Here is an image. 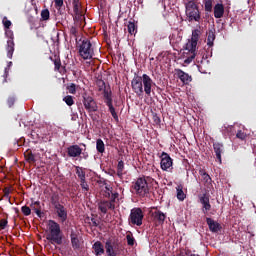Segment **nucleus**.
Masks as SVG:
<instances>
[{
  "instance_id": "1",
  "label": "nucleus",
  "mask_w": 256,
  "mask_h": 256,
  "mask_svg": "<svg viewBox=\"0 0 256 256\" xmlns=\"http://www.w3.org/2000/svg\"><path fill=\"white\" fill-rule=\"evenodd\" d=\"M199 33L201 31L199 30H194L192 32V37L184 46V55L186 56V59L184 60V63L186 65H189L190 63L193 62V59L197 57V43L199 42Z\"/></svg>"
},
{
  "instance_id": "2",
  "label": "nucleus",
  "mask_w": 256,
  "mask_h": 256,
  "mask_svg": "<svg viewBox=\"0 0 256 256\" xmlns=\"http://www.w3.org/2000/svg\"><path fill=\"white\" fill-rule=\"evenodd\" d=\"M49 233L46 235L47 241L51 245H63V232L61 231V225L55 220L48 221Z\"/></svg>"
},
{
  "instance_id": "3",
  "label": "nucleus",
  "mask_w": 256,
  "mask_h": 256,
  "mask_svg": "<svg viewBox=\"0 0 256 256\" xmlns=\"http://www.w3.org/2000/svg\"><path fill=\"white\" fill-rule=\"evenodd\" d=\"M96 85L99 91H103L104 102L107 105L113 119L116 121V123H119V115H117V112L115 111V107L113 106V96L111 91L107 90L105 81H103L102 79H99L96 81Z\"/></svg>"
},
{
  "instance_id": "4",
  "label": "nucleus",
  "mask_w": 256,
  "mask_h": 256,
  "mask_svg": "<svg viewBox=\"0 0 256 256\" xmlns=\"http://www.w3.org/2000/svg\"><path fill=\"white\" fill-rule=\"evenodd\" d=\"M185 9L189 21H195L196 23L201 21V11H199L197 0H189L185 3Z\"/></svg>"
},
{
  "instance_id": "5",
  "label": "nucleus",
  "mask_w": 256,
  "mask_h": 256,
  "mask_svg": "<svg viewBox=\"0 0 256 256\" xmlns=\"http://www.w3.org/2000/svg\"><path fill=\"white\" fill-rule=\"evenodd\" d=\"M93 45L89 39H84L79 46V55L87 61V59H93Z\"/></svg>"
},
{
  "instance_id": "6",
  "label": "nucleus",
  "mask_w": 256,
  "mask_h": 256,
  "mask_svg": "<svg viewBox=\"0 0 256 256\" xmlns=\"http://www.w3.org/2000/svg\"><path fill=\"white\" fill-rule=\"evenodd\" d=\"M133 189L136 195H139V197H145L146 195H149V184L147 183V180L143 177L136 180L133 185Z\"/></svg>"
},
{
  "instance_id": "7",
  "label": "nucleus",
  "mask_w": 256,
  "mask_h": 256,
  "mask_svg": "<svg viewBox=\"0 0 256 256\" xmlns=\"http://www.w3.org/2000/svg\"><path fill=\"white\" fill-rule=\"evenodd\" d=\"M144 217L145 214L141 208H133L130 211L128 221L131 223V225H137V227H141L143 225Z\"/></svg>"
},
{
  "instance_id": "8",
  "label": "nucleus",
  "mask_w": 256,
  "mask_h": 256,
  "mask_svg": "<svg viewBox=\"0 0 256 256\" xmlns=\"http://www.w3.org/2000/svg\"><path fill=\"white\" fill-rule=\"evenodd\" d=\"M105 250L108 256H118L121 251V243L118 239H108L105 242Z\"/></svg>"
},
{
  "instance_id": "9",
  "label": "nucleus",
  "mask_w": 256,
  "mask_h": 256,
  "mask_svg": "<svg viewBox=\"0 0 256 256\" xmlns=\"http://www.w3.org/2000/svg\"><path fill=\"white\" fill-rule=\"evenodd\" d=\"M67 155L68 157H80V159H84L85 161H87V159H89V152L87 151H83V149L77 145H71L67 148Z\"/></svg>"
},
{
  "instance_id": "10",
  "label": "nucleus",
  "mask_w": 256,
  "mask_h": 256,
  "mask_svg": "<svg viewBox=\"0 0 256 256\" xmlns=\"http://www.w3.org/2000/svg\"><path fill=\"white\" fill-rule=\"evenodd\" d=\"M5 35L8 38L7 44H6V52L8 59H13V53H15V35L13 34L11 29L5 30Z\"/></svg>"
},
{
  "instance_id": "11",
  "label": "nucleus",
  "mask_w": 256,
  "mask_h": 256,
  "mask_svg": "<svg viewBox=\"0 0 256 256\" xmlns=\"http://www.w3.org/2000/svg\"><path fill=\"white\" fill-rule=\"evenodd\" d=\"M155 85V82H153V79L147 74L142 75V87H143V93L147 95L148 97H151V93L153 91V86Z\"/></svg>"
},
{
  "instance_id": "12",
  "label": "nucleus",
  "mask_w": 256,
  "mask_h": 256,
  "mask_svg": "<svg viewBox=\"0 0 256 256\" xmlns=\"http://www.w3.org/2000/svg\"><path fill=\"white\" fill-rule=\"evenodd\" d=\"M83 105L88 113H95L99 109V107L97 106V102H95V99L87 94L83 95Z\"/></svg>"
},
{
  "instance_id": "13",
  "label": "nucleus",
  "mask_w": 256,
  "mask_h": 256,
  "mask_svg": "<svg viewBox=\"0 0 256 256\" xmlns=\"http://www.w3.org/2000/svg\"><path fill=\"white\" fill-rule=\"evenodd\" d=\"M131 87L137 97H143V76H135L131 81Z\"/></svg>"
},
{
  "instance_id": "14",
  "label": "nucleus",
  "mask_w": 256,
  "mask_h": 256,
  "mask_svg": "<svg viewBox=\"0 0 256 256\" xmlns=\"http://www.w3.org/2000/svg\"><path fill=\"white\" fill-rule=\"evenodd\" d=\"M161 162H160V167L162 171H169L171 167H173V159L167 152H162L161 154Z\"/></svg>"
},
{
  "instance_id": "15",
  "label": "nucleus",
  "mask_w": 256,
  "mask_h": 256,
  "mask_svg": "<svg viewBox=\"0 0 256 256\" xmlns=\"http://www.w3.org/2000/svg\"><path fill=\"white\" fill-rule=\"evenodd\" d=\"M199 203L202 205V212L204 215H207L209 211H211V202L209 199V195L206 193L199 196Z\"/></svg>"
},
{
  "instance_id": "16",
  "label": "nucleus",
  "mask_w": 256,
  "mask_h": 256,
  "mask_svg": "<svg viewBox=\"0 0 256 256\" xmlns=\"http://www.w3.org/2000/svg\"><path fill=\"white\" fill-rule=\"evenodd\" d=\"M175 73L184 85H189L193 81V77L181 69H175Z\"/></svg>"
},
{
  "instance_id": "17",
  "label": "nucleus",
  "mask_w": 256,
  "mask_h": 256,
  "mask_svg": "<svg viewBox=\"0 0 256 256\" xmlns=\"http://www.w3.org/2000/svg\"><path fill=\"white\" fill-rule=\"evenodd\" d=\"M98 210L103 213V215H107V212L110 211H115V205H112L110 202L107 200H101L98 203Z\"/></svg>"
},
{
  "instance_id": "18",
  "label": "nucleus",
  "mask_w": 256,
  "mask_h": 256,
  "mask_svg": "<svg viewBox=\"0 0 256 256\" xmlns=\"http://www.w3.org/2000/svg\"><path fill=\"white\" fill-rule=\"evenodd\" d=\"M54 209L58 219H60V223H65L68 217L67 209L62 204L55 206Z\"/></svg>"
},
{
  "instance_id": "19",
  "label": "nucleus",
  "mask_w": 256,
  "mask_h": 256,
  "mask_svg": "<svg viewBox=\"0 0 256 256\" xmlns=\"http://www.w3.org/2000/svg\"><path fill=\"white\" fill-rule=\"evenodd\" d=\"M213 149H214V153L216 156V161H218L219 164L221 165V163H223L221 155H223V151L225 150V147L223 146V144H221L219 142H214Z\"/></svg>"
},
{
  "instance_id": "20",
  "label": "nucleus",
  "mask_w": 256,
  "mask_h": 256,
  "mask_svg": "<svg viewBox=\"0 0 256 256\" xmlns=\"http://www.w3.org/2000/svg\"><path fill=\"white\" fill-rule=\"evenodd\" d=\"M206 223H207L211 233H219V231H221V229H223L221 224H219V222L213 220L212 218H206Z\"/></svg>"
},
{
  "instance_id": "21",
  "label": "nucleus",
  "mask_w": 256,
  "mask_h": 256,
  "mask_svg": "<svg viewBox=\"0 0 256 256\" xmlns=\"http://www.w3.org/2000/svg\"><path fill=\"white\" fill-rule=\"evenodd\" d=\"M225 15V6L221 3H217L214 6V17L215 19H221Z\"/></svg>"
},
{
  "instance_id": "22",
  "label": "nucleus",
  "mask_w": 256,
  "mask_h": 256,
  "mask_svg": "<svg viewBox=\"0 0 256 256\" xmlns=\"http://www.w3.org/2000/svg\"><path fill=\"white\" fill-rule=\"evenodd\" d=\"M92 249L96 256H101L105 254V247L103 246V243H101V241H96L92 245Z\"/></svg>"
},
{
  "instance_id": "23",
  "label": "nucleus",
  "mask_w": 256,
  "mask_h": 256,
  "mask_svg": "<svg viewBox=\"0 0 256 256\" xmlns=\"http://www.w3.org/2000/svg\"><path fill=\"white\" fill-rule=\"evenodd\" d=\"M154 221L158 223L159 225H163L165 223V219H167V215L161 210H157L153 213Z\"/></svg>"
},
{
  "instance_id": "24",
  "label": "nucleus",
  "mask_w": 256,
  "mask_h": 256,
  "mask_svg": "<svg viewBox=\"0 0 256 256\" xmlns=\"http://www.w3.org/2000/svg\"><path fill=\"white\" fill-rule=\"evenodd\" d=\"M70 239H71L72 249H74V251H77V249H81V241H79V237L75 232H72L70 234Z\"/></svg>"
},
{
  "instance_id": "25",
  "label": "nucleus",
  "mask_w": 256,
  "mask_h": 256,
  "mask_svg": "<svg viewBox=\"0 0 256 256\" xmlns=\"http://www.w3.org/2000/svg\"><path fill=\"white\" fill-rule=\"evenodd\" d=\"M50 59L54 63L55 71H58L59 73H61V69H65V67H62V65H61V58H59V56H54V59H53V57H50Z\"/></svg>"
},
{
  "instance_id": "26",
  "label": "nucleus",
  "mask_w": 256,
  "mask_h": 256,
  "mask_svg": "<svg viewBox=\"0 0 256 256\" xmlns=\"http://www.w3.org/2000/svg\"><path fill=\"white\" fill-rule=\"evenodd\" d=\"M31 209L35 211L37 217H41L42 212H41V202L40 201H34L30 205Z\"/></svg>"
},
{
  "instance_id": "27",
  "label": "nucleus",
  "mask_w": 256,
  "mask_h": 256,
  "mask_svg": "<svg viewBox=\"0 0 256 256\" xmlns=\"http://www.w3.org/2000/svg\"><path fill=\"white\" fill-rule=\"evenodd\" d=\"M177 191V199L178 201H185V199H187V195L185 194V192H183V186H178L176 188Z\"/></svg>"
},
{
  "instance_id": "28",
  "label": "nucleus",
  "mask_w": 256,
  "mask_h": 256,
  "mask_svg": "<svg viewBox=\"0 0 256 256\" xmlns=\"http://www.w3.org/2000/svg\"><path fill=\"white\" fill-rule=\"evenodd\" d=\"M199 174L201 175L205 185H211L213 180L211 179V176H209L207 172H205V170H200Z\"/></svg>"
},
{
  "instance_id": "29",
  "label": "nucleus",
  "mask_w": 256,
  "mask_h": 256,
  "mask_svg": "<svg viewBox=\"0 0 256 256\" xmlns=\"http://www.w3.org/2000/svg\"><path fill=\"white\" fill-rule=\"evenodd\" d=\"M96 151L98 153H105V142L101 138L96 140Z\"/></svg>"
},
{
  "instance_id": "30",
  "label": "nucleus",
  "mask_w": 256,
  "mask_h": 256,
  "mask_svg": "<svg viewBox=\"0 0 256 256\" xmlns=\"http://www.w3.org/2000/svg\"><path fill=\"white\" fill-rule=\"evenodd\" d=\"M59 194H57L56 192H54L51 197H50V202H51V205H53V207H57L59 205H61V203L59 202Z\"/></svg>"
},
{
  "instance_id": "31",
  "label": "nucleus",
  "mask_w": 256,
  "mask_h": 256,
  "mask_svg": "<svg viewBox=\"0 0 256 256\" xmlns=\"http://www.w3.org/2000/svg\"><path fill=\"white\" fill-rule=\"evenodd\" d=\"M204 11L211 13L213 11V0H204Z\"/></svg>"
},
{
  "instance_id": "32",
  "label": "nucleus",
  "mask_w": 256,
  "mask_h": 256,
  "mask_svg": "<svg viewBox=\"0 0 256 256\" xmlns=\"http://www.w3.org/2000/svg\"><path fill=\"white\" fill-rule=\"evenodd\" d=\"M12 65H13V62H8L7 67L4 69V74L2 75V77H3L2 83L3 84L7 83V77H9V71H10Z\"/></svg>"
},
{
  "instance_id": "33",
  "label": "nucleus",
  "mask_w": 256,
  "mask_h": 256,
  "mask_svg": "<svg viewBox=\"0 0 256 256\" xmlns=\"http://www.w3.org/2000/svg\"><path fill=\"white\" fill-rule=\"evenodd\" d=\"M215 41V32H213L212 30H210L208 32V36H207V46L208 47H213V42Z\"/></svg>"
},
{
  "instance_id": "34",
  "label": "nucleus",
  "mask_w": 256,
  "mask_h": 256,
  "mask_svg": "<svg viewBox=\"0 0 256 256\" xmlns=\"http://www.w3.org/2000/svg\"><path fill=\"white\" fill-rule=\"evenodd\" d=\"M108 199L109 200H107V201L109 203H111L112 205H115V203H117V201H119V192H117V191L112 192Z\"/></svg>"
},
{
  "instance_id": "35",
  "label": "nucleus",
  "mask_w": 256,
  "mask_h": 256,
  "mask_svg": "<svg viewBox=\"0 0 256 256\" xmlns=\"http://www.w3.org/2000/svg\"><path fill=\"white\" fill-rule=\"evenodd\" d=\"M125 169V162L120 160L117 165V175L121 178L123 177V170Z\"/></svg>"
},
{
  "instance_id": "36",
  "label": "nucleus",
  "mask_w": 256,
  "mask_h": 256,
  "mask_svg": "<svg viewBox=\"0 0 256 256\" xmlns=\"http://www.w3.org/2000/svg\"><path fill=\"white\" fill-rule=\"evenodd\" d=\"M77 87L75 83H70L66 86V89L71 95H75L77 93Z\"/></svg>"
},
{
  "instance_id": "37",
  "label": "nucleus",
  "mask_w": 256,
  "mask_h": 256,
  "mask_svg": "<svg viewBox=\"0 0 256 256\" xmlns=\"http://www.w3.org/2000/svg\"><path fill=\"white\" fill-rule=\"evenodd\" d=\"M49 17H51V13L49 12V9H43L41 11L42 21H49Z\"/></svg>"
},
{
  "instance_id": "38",
  "label": "nucleus",
  "mask_w": 256,
  "mask_h": 256,
  "mask_svg": "<svg viewBox=\"0 0 256 256\" xmlns=\"http://www.w3.org/2000/svg\"><path fill=\"white\" fill-rule=\"evenodd\" d=\"M127 28H128V33L130 35H135V33H137V26H135L133 22H129Z\"/></svg>"
},
{
  "instance_id": "39",
  "label": "nucleus",
  "mask_w": 256,
  "mask_h": 256,
  "mask_svg": "<svg viewBox=\"0 0 256 256\" xmlns=\"http://www.w3.org/2000/svg\"><path fill=\"white\" fill-rule=\"evenodd\" d=\"M126 241L129 247H133V245H135V237H133V234L131 232L126 235Z\"/></svg>"
},
{
  "instance_id": "40",
  "label": "nucleus",
  "mask_w": 256,
  "mask_h": 256,
  "mask_svg": "<svg viewBox=\"0 0 256 256\" xmlns=\"http://www.w3.org/2000/svg\"><path fill=\"white\" fill-rule=\"evenodd\" d=\"M17 101V96L16 95H10L8 98H7V105L8 107H13V105H15Z\"/></svg>"
},
{
  "instance_id": "41",
  "label": "nucleus",
  "mask_w": 256,
  "mask_h": 256,
  "mask_svg": "<svg viewBox=\"0 0 256 256\" xmlns=\"http://www.w3.org/2000/svg\"><path fill=\"white\" fill-rule=\"evenodd\" d=\"M63 101L68 105V107H72V105H75V100H73V96L68 95L63 98Z\"/></svg>"
},
{
  "instance_id": "42",
  "label": "nucleus",
  "mask_w": 256,
  "mask_h": 256,
  "mask_svg": "<svg viewBox=\"0 0 256 256\" xmlns=\"http://www.w3.org/2000/svg\"><path fill=\"white\" fill-rule=\"evenodd\" d=\"M76 169V175L79 179H82L83 177H86L85 172L83 171V168L80 166H75Z\"/></svg>"
},
{
  "instance_id": "43",
  "label": "nucleus",
  "mask_w": 256,
  "mask_h": 256,
  "mask_svg": "<svg viewBox=\"0 0 256 256\" xmlns=\"http://www.w3.org/2000/svg\"><path fill=\"white\" fill-rule=\"evenodd\" d=\"M2 24L4 25V29L7 30V29H10L11 25H13L11 23V21L9 19H7V16H4L3 19H2Z\"/></svg>"
},
{
  "instance_id": "44",
  "label": "nucleus",
  "mask_w": 256,
  "mask_h": 256,
  "mask_svg": "<svg viewBox=\"0 0 256 256\" xmlns=\"http://www.w3.org/2000/svg\"><path fill=\"white\" fill-rule=\"evenodd\" d=\"M72 5H73L74 13H76V15H79V7L81 6V4L79 3V0H73Z\"/></svg>"
},
{
  "instance_id": "45",
  "label": "nucleus",
  "mask_w": 256,
  "mask_h": 256,
  "mask_svg": "<svg viewBox=\"0 0 256 256\" xmlns=\"http://www.w3.org/2000/svg\"><path fill=\"white\" fill-rule=\"evenodd\" d=\"M237 139H240L241 141H245L247 139V134L243 132L242 130H238L236 133Z\"/></svg>"
},
{
  "instance_id": "46",
  "label": "nucleus",
  "mask_w": 256,
  "mask_h": 256,
  "mask_svg": "<svg viewBox=\"0 0 256 256\" xmlns=\"http://www.w3.org/2000/svg\"><path fill=\"white\" fill-rule=\"evenodd\" d=\"M21 212L23 213V215H25V217H29V215H31V208H29V206L27 205L22 206Z\"/></svg>"
},
{
  "instance_id": "47",
  "label": "nucleus",
  "mask_w": 256,
  "mask_h": 256,
  "mask_svg": "<svg viewBox=\"0 0 256 256\" xmlns=\"http://www.w3.org/2000/svg\"><path fill=\"white\" fill-rule=\"evenodd\" d=\"M26 157V161H28V163H35V155L33 154V152H29L27 155H25Z\"/></svg>"
},
{
  "instance_id": "48",
  "label": "nucleus",
  "mask_w": 256,
  "mask_h": 256,
  "mask_svg": "<svg viewBox=\"0 0 256 256\" xmlns=\"http://www.w3.org/2000/svg\"><path fill=\"white\" fill-rule=\"evenodd\" d=\"M87 221H91L90 225L91 227H99V220L95 219V217H88Z\"/></svg>"
},
{
  "instance_id": "49",
  "label": "nucleus",
  "mask_w": 256,
  "mask_h": 256,
  "mask_svg": "<svg viewBox=\"0 0 256 256\" xmlns=\"http://www.w3.org/2000/svg\"><path fill=\"white\" fill-rule=\"evenodd\" d=\"M69 33H70V35H71L72 37H77V33H78L77 27H75V26L70 27Z\"/></svg>"
},
{
  "instance_id": "50",
  "label": "nucleus",
  "mask_w": 256,
  "mask_h": 256,
  "mask_svg": "<svg viewBox=\"0 0 256 256\" xmlns=\"http://www.w3.org/2000/svg\"><path fill=\"white\" fill-rule=\"evenodd\" d=\"M153 123H155V125H161V118L159 117V115L157 114H153Z\"/></svg>"
},
{
  "instance_id": "51",
  "label": "nucleus",
  "mask_w": 256,
  "mask_h": 256,
  "mask_svg": "<svg viewBox=\"0 0 256 256\" xmlns=\"http://www.w3.org/2000/svg\"><path fill=\"white\" fill-rule=\"evenodd\" d=\"M80 187H81L82 191H84L85 193H87V191H89V184L87 182L80 183Z\"/></svg>"
},
{
  "instance_id": "52",
  "label": "nucleus",
  "mask_w": 256,
  "mask_h": 256,
  "mask_svg": "<svg viewBox=\"0 0 256 256\" xmlns=\"http://www.w3.org/2000/svg\"><path fill=\"white\" fill-rule=\"evenodd\" d=\"M9 222L7 221V219H1L0 220V229H5V227H7V224Z\"/></svg>"
},
{
  "instance_id": "53",
  "label": "nucleus",
  "mask_w": 256,
  "mask_h": 256,
  "mask_svg": "<svg viewBox=\"0 0 256 256\" xmlns=\"http://www.w3.org/2000/svg\"><path fill=\"white\" fill-rule=\"evenodd\" d=\"M54 3L56 8L63 7V0H54Z\"/></svg>"
},
{
  "instance_id": "54",
  "label": "nucleus",
  "mask_w": 256,
  "mask_h": 256,
  "mask_svg": "<svg viewBox=\"0 0 256 256\" xmlns=\"http://www.w3.org/2000/svg\"><path fill=\"white\" fill-rule=\"evenodd\" d=\"M28 23H30V25H35V17L29 16L28 17Z\"/></svg>"
},
{
  "instance_id": "55",
  "label": "nucleus",
  "mask_w": 256,
  "mask_h": 256,
  "mask_svg": "<svg viewBox=\"0 0 256 256\" xmlns=\"http://www.w3.org/2000/svg\"><path fill=\"white\" fill-rule=\"evenodd\" d=\"M10 193H11V190L9 188L7 187L4 188V197H9Z\"/></svg>"
},
{
  "instance_id": "56",
  "label": "nucleus",
  "mask_w": 256,
  "mask_h": 256,
  "mask_svg": "<svg viewBox=\"0 0 256 256\" xmlns=\"http://www.w3.org/2000/svg\"><path fill=\"white\" fill-rule=\"evenodd\" d=\"M105 189H106V190H105L106 192L114 193V192H113V187H111V186H105Z\"/></svg>"
},
{
  "instance_id": "57",
  "label": "nucleus",
  "mask_w": 256,
  "mask_h": 256,
  "mask_svg": "<svg viewBox=\"0 0 256 256\" xmlns=\"http://www.w3.org/2000/svg\"><path fill=\"white\" fill-rule=\"evenodd\" d=\"M104 197L106 198V199H109L110 197H111V192H104Z\"/></svg>"
},
{
  "instance_id": "58",
  "label": "nucleus",
  "mask_w": 256,
  "mask_h": 256,
  "mask_svg": "<svg viewBox=\"0 0 256 256\" xmlns=\"http://www.w3.org/2000/svg\"><path fill=\"white\" fill-rule=\"evenodd\" d=\"M80 183H87L86 176H84L83 178H80Z\"/></svg>"
}]
</instances>
